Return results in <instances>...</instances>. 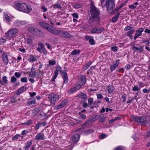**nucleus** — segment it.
<instances>
[{"label":"nucleus","mask_w":150,"mask_h":150,"mask_svg":"<svg viewBox=\"0 0 150 150\" xmlns=\"http://www.w3.org/2000/svg\"><path fill=\"white\" fill-rule=\"evenodd\" d=\"M2 82H3V85L4 84H6L8 83V80L7 77L6 76H4L2 77Z\"/></svg>","instance_id":"nucleus-36"},{"label":"nucleus","mask_w":150,"mask_h":150,"mask_svg":"<svg viewBox=\"0 0 150 150\" xmlns=\"http://www.w3.org/2000/svg\"><path fill=\"white\" fill-rule=\"evenodd\" d=\"M27 42L28 44H32L33 43V40L31 37H28L27 39Z\"/></svg>","instance_id":"nucleus-37"},{"label":"nucleus","mask_w":150,"mask_h":150,"mask_svg":"<svg viewBox=\"0 0 150 150\" xmlns=\"http://www.w3.org/2000/svg\"><path fill=\"white\" fill-rule=\"evenodd\" d=\"M144 29L143 28H140L137 30L134 34V40H135L140 36L142 35V32L144 31Z\"/></svg>","instance_id":"nucleus-11"},{"label":"nucleus","mask_w":150,"mask_h":150,"mask_svg":"<svg viewBox=\"0 0 150 150\" xmlns=\"http://www.w3.org/2000/svg\"><path fill=\"white\" fill-rule=\"evenodd\" d=\"M80 135L79 134H76L72 136L71 138L74 143H76L79 139Z\"/></svg>","instance_id":"nucleus-17"},{"label":"nucleus","mask_w":150,"mask_h":150,"mask_svg":"<svg viewBox=\"0 0 150 150\" xmlns=\"http://www.w3.org/2000/svg\"><path fill=\"white\" fill-rule=\"evenodd\" d=\"M33 122L32 120H30L26 122H25L23 123V125L25 126H28L31 124Z\"/></svg>","instance_id":"nucleus-42"},{"label":"nucleus","mask_w":150,"mask_h":150,"mask_svg":"<svg viewBox=\"0 0 150 150\" xmlns=\"http://www.w3.org/2000/svg\"><path fill=\"white\" fill-rule=\"evenodd\" d=\"M18 32V30L16 28H13L9 30L6 33L7 37L10 39L14 38L15 35Z\"/></svg>","instance_id":"nucleus-8"},{"label":"nucleus","mask_w":150,"mask_h":150,"mask_svg":"<svg viewBox=\"0 0 150 150\" xmlns=\"http://www.w3.org/2000/svg\"><path fill=\"white\" fill-rule=\"evenodd\" d=\"M52 7L55 9L59 8L60 9H62V7L61 5L59 3L53 5H52Z\"/></svg>","instance_id":"nucleus-31"},{"label":"nucleus","mask_w":150,"mask_h":150,"mask_svg":"<svg viewBox=\"0 0 150 150\" xmlns=\"http://www.w3.org/2000/svg\"><path fill=\"white\" fill-rule=\"evenodd\" d=\"M33 140H31L25 142L24 144L23 148L25 150H28L32 144Z\"/></svg>","instance_id":"nucleus-16"},{"label":"nucleus","mask_w":150,"mask_h":150,"mask_svg":"<svg viewBox=\"0 0 150 150\" xmlns=\"http://www.w3.org/2000/svg\"><path fill=\"white\" fill-rule=\"evenodd\" d=\"M43 34V33L40 30L36 28L35 30V34L34 35L38 37H40Z\"/></svg>","instance_id":"nucleus-20"},{"label":"nucleus","mask_w":150,"mask_h":150,"mask_svg":"<svg viewBox=\"0 0 150 150\" xmlns=\"http://www.w3.org/2000/svg\"><path fill=\"white\" fill-rule=\"evenodd\" d=\"M98 19L94 17H92L90 16V17L88 20V22L89 23L92 24L95 21H97Z\"/></svg>","instance_id":"nucleus-21"},{"label":"nucleus","mask_w":150,"mask_h":150,"mask_svg":"<svg viewBox=\"0 0 150 150\" xmlns=\"http://www.w3.org/2000/svg\"><path fill=\"white\" fill-rule=\"evenodd\" d=\"M14 7L19 11H24L26 13L30 12L32 10L29 6H27L25 3L16 2L14 3Z\"/></svg>","instance_id":"nucleus-2"},{"label":"nucleus","mask_w":150,"mask_h":150,"mask_svg":"<svg viewBox=\"0 0 150 150\" xmlns=\"http://www.w3.org/2000/svg\"><path fill=\"white\" fill-rule=\"evenodd\" d=\"M96 96L98 99H101L103 97L102 95L100 94H98Z\"/></svg>","instance_id":"nucleus-62"},{"label":"nucleus","mask_w":150,"mask_h":150,"mask_svg":"<svg viewBox=\"0 0 150 150\" xmlns=\"http://www.w3.org/2000/svg\"><path fill=\"white\" fill-rule=\"evenodd\" d=\"M120 60L118 59L116 61V63H114L113 65H111L110 67V69L111 72L115 70L119 64Z\"/></svg>","instance_id":"nucleus-15"},{"label":"nucleus","mask_w":150,"mask_h":150,"mask_svg":"<svg viewBox=\"0 0 150 150\" xmlns=\"http://www.w3.org/2000/svg\"><path fill=\"white\" fill-rule=\"evenodd\" d=\"M126 96L125 94L123 95L122 96V98L123 99V102H126Z\"/></svg>","instance_id":"nucleus-63"},{"label":"nucleus","mask_w":150,"mask_h":150,"mask_svg":"<svg viewBox=\"0 0 150 150\" xmlns=\"http://www.w3.org/2000/svg\"><path fill=\"white\" fill-rule=\"evenodd\" d=\"M116 71L119 72L123 73L124 72V69L121 68H118L116 69Z\"/></svg>","instance_id":"nucleus-54"},{"label":"nucleus","mask_w":150,"mask_h":150,"mask_svg":"<svg viewBox=\"0 0 150 150\" xmlns=\"http://www.w3.org/2000/svg\"><path fill=\"white\" fill-rule=\"evenodd\" d=\"M56 63V62L53 60H50L49 61V64H47V66H50V65H53Z\"/></svg>","instance_id":"nucleus-35"},{"label":"nucleus","mask_w":150,"mask_h":150,"mask_svg":"<svg viewBox=\"0 0 150 150\" xmlns=\"http://www.w3.org/2000/svg\"><path fill=\"white\" fill-rule=\"evenodd\" d=\"M90 5V16L99 19L98 16L100 14V12L98 9L95 6L94 3L92 1Z\"/></svg>","instance_id":"nucleus-3"},{"label":"nucleus","mask_w":150,"mask_h":150,"mask_svg":"<svg viewBox=\"0 0 150 150\" xmlns=\"http://www.w3.org/2000/svg\"><path fill=\"white\" fill-rule=\"evenodd\" d=\"M132 27L130 26H126L124 29V30L125 31H127L128 30H129L131 29Z\"/></svg>","instance_id":"nucleus-53"},{"label":"nucleus","mask_w":150,"mask_h":150,"mask_svg":"<svg viewBox=\"0 0 150 150\" xmlns=\"http://www.w3.org/2000/svg\"><path fill=\"white\" fill-rule=\"evenodd\" d=\"M81 6V5L80 4H76L74 5L73 6L75 8L77 9L80 8Z\"/></svg>","instance_id":"nucleus-49"},{"label":"nucleus","mask_w":150,"mask_h":150,"mask_svg":"<svg viewBox=\"0 0 150 150\" xmlns=\"http://www.w3.org/2000/svg\"><path fill=\"white\" fill-rule=\"evenodd\" d=\"M59 96L57 94L49 95L48 98L49 102L54 105L59 100Z\"/></svg>","instance_id":"nucleus-7"},{"label":"nucleus","mask_w":150,"mask_h":150,"mask_svg":"<svg viewBox=\"0 0 150 150\" xmlns=\"http://www.w3.org/2000/svg\"><path fill=\"white\" fill-rule=\"evenodd\" d=\"M56 70L54 71V73L58 74V72H60L61 74H62V68L59 65H57L56 67Z\"/></svg>","instance_id":"nucleus-25"},{"label":"nucleus","mask_w":150,"mask_h":150,"mask_svg":"<svg viewBox=\"0 0 150 150\" xmlns=\"http://www.w3.org/2000/svg\"><path fill=\"white\" fill-rule=\"evenodd\" d=\"M79 98H83L84 99V100L86 101L87 99V95L86 94L82 92H81L80 93L79 95H78Z\"/></svg>","instance_id":"nucleus-27"},{"label":"nucleus","mask_w":150,"mask_h":150,"mask_svg":"<svg viewBox=\"0 0 150 150\" xmlns=\"http://www.w3.org/2000/svg\"><path fill=\"white\" fill-rule=\"evenodd\" d=\"M29 100L28 101L27 104L28 105H31L32 104H34L35 103V99L33 98V99L32 100L31 99H29Z\"/></svg>","instance_id":"nucleus-29"},{"label":"nucleus","mask_w":150,"mask_h":150,"mask_svg":"<svg viewBox=\"0 0 150 150\" xmlns=\"http://www.w3.org/2000/svg\"><path fill=\"white\" fill-rule=\"evenodd\" d=\"M68 103V101L66 100H64L60 104L58 105L55 107L56 109H60L66 105Z\"/></svg>","instance_id":"nucleus-12"},{"label":"nucleus","mask_w":150,"mask_h":150,"mask_svg":"<svg viewBox=\"0 0 150 150\" xmlns=\"http://www.w3.org/2000/svg\"><path fill=\"white\" fill-rule=\"evenodd\" d=\"M36 28H34L32 27H29L28 28V30L31 33L34 34H35V29Z\"/></svg>","instance_id":"nucleus-28"},{"label":"nucleus","mask_w":150,"mask_h":150,"mask_svg":"<svg viewBox=\"0 0 150 150\" xmlns=\"http://www.w3.org/2000/svg\"><path fill=\"white\" fill-rule=\"evenodd\" d=\"M106 1L105 6L106 7L107 10L110 12L115 6L114 1Z\"/></svg>","instance_id":"nucleus-6"},{"label":"nucleus","mask_w":150,"mask_h":150,"mask_svg":"<svg viewBox=\"0 0 150 150\" xmlns=\"http://www.w3.org/2000/svg\"><path fill=\"white\" fill-rule=\"evenodd\" d=\"M139 90V87L137 86H134L132 89V90L133 91H137Z\"/></svg>","instance_id":"nucleus-56"},{"label":"nucleus","mask_w":150,"mask_h":150,"mask_svg":"<svg viewBox=\"0 0 150 150\" xmlns=\"http://www.w3.org/2000/svg\"><path fill=\"white\" fill-rule=\"evenodd\" d=\"M16 94H15L12 98L11 99V103H14L15 102H17V100L16 98Z\"/></svg>","instance_id":"nucleus-40"},{"label":"nucleus","mask_w":150,"mask_h":150,"mask_svg":"<svg viewBox=\"0 0 150 150\" xmlns=\"http://www.w3.org/2000/svg\"><path fill=\"white\" fill-rule=\"evenodd\" d=\"M41 9L43 10V11L44 12H46L47 11V8H45V6H42L41 7Z\"/></svg>","instance_id":"nucleus-59"},{"label":"nucleus","mask_w":150,"mask_h":150,"mask_svg":"<svg viewBox=\"0 0 150 150\" xmlns=\"http://www.w3.org/2000/svg\"><path fill=\"white\" fill-rule=\"evenodd\" d=\"M107 136L105 134H101L100 136V139H103L107 137Z\"/></svg>","instance_id":"nucleus-61"},{"label":"nucleus","mask_w":150,"mask_h":150,"mask_svg":"<svg viewBox=\"0 0 150 150\" xmlns=\"http://www.w3.org/2000/svg\"><path fill=\"white\" fill-rule=\"evenodd\" d=\"M132 117L135 122L141 125L146 126L150 121V117L146 115L139 116L132 115Z\"/></svg>","instance_id":"nucleus-1"},{"label":"nucleus","mask_w":150,"mask_h":150,"mask_svg":"<svg viewBox=\"0 0 150 150\" xmlns=\"http://www.w3.org/2000/svg\"><path fill=\"white\" fill-rule=\"evenodd\" d=\"M120 9L118 8V7H116L114 10L113 9L110 11V12H109L110 14H111L114 15Z\"/></svg>","instance_id":"nucleus-34"},{"label":"nucleus","mask_w":150,"mask_h":150,"mask_svg":"<svg viewBox=\"0 0 150 150\" xmlns=\"http://www.w3.org/2000/svg\"><path fill=\"white\" fill-rule=\"evenodd\" d=\"M89 43L92 45H94L95 43V42L94 40L92 38H90L89 41Z\"/></svg>","instance_id":"nucleus-43"},{"label":"nucleus","mask_w":150,"mask_h":150,"mask_svg":"<svg viewBox=\"0 0 150 150\" xmlns=\"http://www.w3.org/2000/svg\"><path fill=\"white\" fill-rule=\"evenodd\" d=\"M104 99L106 101L108 102V104L112 103V100L109 101V98L107 97H106Z\"/></svg>","instance_id":"nucleus-55"},{"label":"nucleus","mask_w":150,"mask_h":150,"mask_svg":"<svg viewBox=\"0 0 150 150\" xmlns=\"http://www.w3.org/2000/svg\"><path fill=\"white\" fill-rule=\"evenodd\" d=\"M39 24L41 27L47 30L50 33L53 34L55 28L53 26L47 23L42 22H39Z\"/></svg>","instance_id":"nucleus-5"},{"label":"nucleus","mask_w":150,"mask_h":150,"mask_svg":"<svg viewBox=\"0 0 150 150\" xmlns=\"http://www.w3.org/2000/svg\"><path fill=\"white\" fill-rule=\"evenodd\" d=\"M16 24L18 26L21 25H24L26 23L25 21H16L15 22Z\"/></svg>","instance_id":"nucleus-23"},{"label":"nucleus","mask_w":150,"mask_h":150,"mask_svg":"<svg viewBox=\"0 0 150 150\" xmlns=\"http://www.w3.org/2000/svg\"><path fill=\"white\" fill-rule=\"evenodd\" d=\"M11 82L12 83L15 82L17 80V79L14 76H11Z\"/></svg>","instance_id":"nucleus-48"},{"label":"nucleus","mask_w":150,"mask_h":150,"mask_svg":"<svg viewBox=\"0 0 150 150\" xmlns=\"http://www.w3.org/2000/svg\"><path fill=\"white\" fill-rule=\"evenodd\" d=\"M93 99L91 98H89L88 100V104L89 105H91L93 104Z\"/></svg>","instance_id":"nucleus-46"},{"label":"nucleus","mask_w":150,"mask_h":150,"mask_svg":"<svg viewBox=\"0 0 150 150\" xmlns=\"http://www.w3.org/2000/svg\"><path fill=\"white\" fill-rule=\"evenodd\" d=\"M82 85L79 84H76V87L77 88V90H78L80 88H81Z\"/></svg>","instance_id":"nucleus-60"},{"label":"nucleus","mask_w":150,"mask_h":150,"mask_svg":"<svg viewBox=\"0 0 150 150\" xmlns=\"http://www.w3.org/2000/svg\"><path fill=\"white\" fill-rule=\"evenodd\" d=\"M91 64L92 63L91 62H89L83 68L85 70L87 69Z\"/></svg>","instance_id":"nucleus-47"},{"label":"nucleus","mask_w":150,"mask_h":150,"mask_svg":"<svg viewBox=\"0 0 150 150\" xmlns=\"http://www.w3.org/2000/svg\"><path fill=\"white\" fill-rule=\"evenodd\" d=\"M36 74V71H31L30 73V76L31 77H34Z\"/></svg>","instance_id":"nucleus-41"},{"label":"nucleus","mask_w":150,"mask_h":150,"mask_svg":"<svg viewBox=\"0 0 150 150\" xmlns=\"http://www.w3.org/2000/svg\"><path fill=\"white\" fill-rule=\"evenodd\" d=\"M46 139L43 131H42L35 136V139L36 140H44Z\"/></svg>","instance_id":"nucleus-10"},{"label":"nucleus","mask_w":150,"mask_h":150,"mask_svg":"<svg viewBox=\"0 0 150 150\" xmlns=\"http://www.w3.org/2000/svg\"><path fill=\"white\" fill-rule=\"evenodd\" d=\"M110 49L112 51L115 52L117 51V46H113L111 47Z\"/></svg>","instance_id":"nucleus-51"},{"label":"nucleus","mask_w":150,"mask_h":150,"mask_svg":"<svg viewBox=\"0 0 150 150\" xmlns=\"http://www.w3.org/2000/svg\"><path fill=\"white\" fill-rule=\"evenodd\" d=\"M2 59L4 62L7 64L8 62V56L6 54H2Z\"/></svg>","instance_id":"nucleus-22"},{"label":"nucleus","mask_w":150,"mask_h":150,"mask_svg":"<svg viewBox=\"0 0 150 150\" xmlns=\"http://www.w3.org/2000/svg\"><path fill=\"white\" fill-rule=\"evenodd\" d=\"M89 119L90 121V123H92L97 120V119H96V117L95 116L93 117H91L89 118Z\"/></svg>","instance_id":"nucleus-38"},{"label":"nucleus","mask_w":150,"mask_h":150,"mask_svg":"<svg viewBox=\"0 0 150 150\" xmlns=\"http://www.w3.org/2000/svg\"><path fill=\"white\" fill-rule=\"evenodd\" d=\"M107 88L109 93H111L113 91V87L112 85H110L108 86L107 87Z\"/></svg>","instance_id":"nucleus-33"},{"label":"nucleus","mask_w":150,"mask_h":150,"mask_svg":"<svg viewBox=\"0 0 150 150\" xmlns=\"http://www.w3.org/2000/svg\"><path fill=\"white\" fill-rule=\"evenodd\" d=\"M79 114L82 119H85L86 118V115L81 113V112H79Z\"/></svg>","instance_id":"nucleus-45"},{"label":"nucleus","mask_w":150,"mask_h":150,"mask_svg":"<svg viewBox=\"0 0 150 150\" xmlns=\"http://www.w3.org/2000/svg\"><path fill=\"white\" fill-rule=\"evenodd\" d=\"M135 31V30L132 29L129 30V31H127L126 33H125V34L127 36H129L130 35H132Z\"/></svg>","instance_id":"nucleus-30"},{"label":"nucleus","mask_w":150,"mask_h":150,"mask_svg":"<svg viewBox=\"0 0 150 150\" xmlns=\"http://www.w3.org/2000/svg\"><path fill=\"white\" fill-rule=\"evenodd\" d=\"M18 134H16L12 138V140H14L18 139Z\"/></svg>","instance_id":"nucleus-64"},{"label":"nucleus","mask_w":150,"mask_h":150,"mask_svg":"<svg viewBox=\"0 0 150 150\" xmlns=\"http://www.w3.org/2000/svg\"><path fill=\"white\" fill-rule=\"evenodd\" d=\"M62 74L63 75V78L64 79L63 83H66L68 81V79L66 71L65 70H64L62 71Z\"/></svg>","instance_id":"nucleus-14"},{"label":"nucleus","mask_w":150,"mask_h":150,"mask_svg":"<svg viewBox=\"0 0 150 150\" xmlns=\"http://www.w3.org/2000/svg\"><path fill=\"white\" fill-rule=\"evenodd\" d=\"M81 51V50H75L72 51L71 54L72 55H75L80 53Z\"/></svg>","instance_id":"nucleus-32"},{"label":"nucleus","mask_w":150,"mask_h":150,"mask_svg":"<svg viewBox=\"0 0 150 150\" xmlns=\"http://www.w3.org/2000/svg\"><path fill=\"white\" fill-rule=\"evenodd\" d=\"M120 15V13H118L116 14L114 17L112 18V22L115 23L116 22L118 19L119 16Z\"/></svg>","instance_id":"nucleus-24"},{"label":"nucleus","mask_w":150,"mask_h":150,"mask_svg":"<svg viewBox=\"0 0 150 150\" xmlns=\"http://www.w3.org/2000/svg\"><path fill=\"white\" fill-rule=\"evenodd\" d=\"M14 75L17 78H19L21 76V74L19 72H16L14 74Z\"/></svg>","instance_id":"nucleus-44"},{"label":"nucleus","mask_w":150,"mask_h":150,"mask_svg":"<svg viewBox=\"0 0 150 150\" xmlns=\"http://www.w3.org/2000/svg\"><path fill=\"white\" fill-rule=\"evenodd\" d=\"M104 30V28L103 27L96 28L91 30V33H100Z\"/></svg>","instance_id":"nucleus-9"},{"label":"nucleus","mask_w":150,"mask_h":150,"mask_svg":"<svg viewBox=\"0 0 150 150\" xmlns=\"http://www.w3.org/2000/svg\"><path fill=\"white\" fill-rule=\"evenodd\" d=\"M54 34H59L60 36L66 38H72V35L66 31L62 30H57L56 29L54 30Z\"/></svg>","instance_id":"nucleus-4"},{"label":"nucleus","mask_w":150,"mask_h":150,"mask_svg":"<svg viewBox=\"0 0 150 150\" xmlns=\"http://www.w3.org/2000/svg\"><path fill=\"white\" fill-rule=\"evenodd\" d=\"M58 74H56V73H54V75L53 76L52 78V79L51 81L52 82H53L54 81L55 79H56L57 77Z\"/></svg>","instance_id":"nucleus-58"},{"label":"nucleus","mask_w":150,"mask_h":150,"mask_svg":"<svg viewBox=\"0 0 150 150\" xmlns=\"http://www.w3.org/2000/svg\"><path fill=\"white\" fill-rule=\"evenodd\" d=\"M133 50L135 51H138L139 52H142L143 50V47L140 46L138 47L134 46L132 47Z\"/></svg>","instance_id":"nucleus-19"},{"label":"nucleus","mask_w":150,"mask_h":150,"mask_svg":"<svg viewBox=\"0 0 150 150\" xmlns=\"http://www.w3.org/2000/svg\"><path fill=\"white\" fill-rule=\"evenodd\" d=\"M21 81L22 82H27L28 79L26 77H23L21 79Z\"/></svg>","instance_id":"nucleus-52"},{"label":"nucleus","mask_w":150,"mask_h":150,"mask_svg":"<svg viewBox=\"0 0 150 150\" xmlns=\"http://www.w3.org/2000/svg\"><path fill=\"white\" fill-rule=\"evenodd\" d=\"M26 89V88L24 86H23L18 89L16 91V93L15 94L17 95H19L23 92L25 91Z\"/></svg>","instance_id":"nucleus-18"},{"label":"nucleus","mask_w":150,"mask_h":150,"mask_svg":"<svg viewBox=\"0 0 150 150\" xmlns=\"http://www.w3.org/2000/svg\"><path fill=\"white\" fill-rule=\"evenodd\" d=\"M94 132V131L91 129H88L84 131V132L86 134H88Z\"/></svg>","instance_id":"nucleus-39"},{"label":"nucleus","mask_w":150,"mask_h":150,"mask_svg":"<svg viewBox=\"0 0 150 150\" xmlns=\"http://www.w3.org/2000/svg\"><path fill=\"white\" fill-rule=\"evenodd\" d=\"M38 58L39 57L38 56L31 54L28 59V61L30 62L33 63L37 61Z\"/></svg>","instance_id":"nucleus-13"},{"label":"nucleus","mask_w":150,"mask_h":150,"mask_svg":"<svg viewBox=\"0 0 150 150\" xmlns=\"http://www.w3.org/2000/svg\"><path fill=\"white\" fill-rule=\"evenodd\" d=\"M80 79L81 83H82V85H84L86 81V76L84 75H82L81 76Z\"/></svg>","instance_id":"nucleus-26"},{"label":"nucleus","mask_w":150,"mask_h":150,"mask_svg":"<svg viewBox=\"0 0 150 150\" xmlns=\"http://www.w3.org/2000/svg\"><path fill=\"white\" fill-rule=\"evenodd\" d=\"M129 7L130 9H134L137 7V6L133 4L129 6Z\"/></svg>","instance_id":"nucleus-57"},{"label":"nucleus","mask_w":150,"mask_h":150,"mask_svg":"<svg viewBox=\"0 0 150 150\" xmlns=\"http://www.w3.org/2000/svg\"><path fill=\"white\" fill-rule=\"evenodd\" d=\"M38 46L40 47L42 49H44L45 45L42 42H39L38 43Z\"/></svg>","instance_id":"nucleus-50"}]
</instances>
